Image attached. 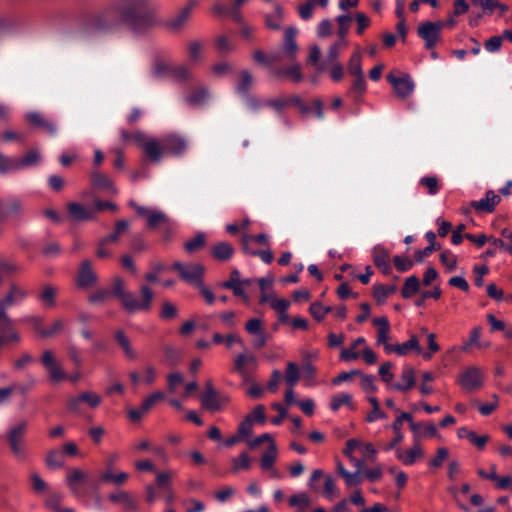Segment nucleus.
I'll return each instance as SVG.
<instances>
[{
	"instance_id": "obj_19",
	"label": "nucleus",
	"mask_w": 512,
	"mask_h": 512,
	"mask_svg": "<svg viewBox=\"0 0 512 512\" xmlns=\"http://www.w3.org/2000/svg\"><path fill=\"white\" fill-rule=\"evenodd\" d=\"M501 198L494 191L489 190L486 192L485 197L478 200L472 201L471 206L479 212L492 213L495 207L499 204Z\"/></svg>"
},
{
	"instance_id": "obj_13",
	"label": "nucleus",
	"mask_w": 512,
	"mask_h": 512,
	"mask_svg": "<svg viewBox=\"0 0 512 512\" xmlns=\"http://www.w3.org/2000/svg\"><path fill=\"white\" fill-rule=\"evenodd\" d=\"M90 183L92 188L97 191H102L110 194H117L118 190L115 187L112 179L106 175L101 173L98 170H93L90 173Z\"/></svg>"
},
{
	"instance_id": "obj_16",
	"label": "nucleus",
	"mask_w": 512,
	"mask_h": 512,
	"mask_svg": "<svg viewBox=\"0 0 512 512\" xmlns=\"http://www.w3.org/2000/svg\"><path fill=\"white\" fill-rule=\"evenodd\" d=\"M230 402V398L225 395L216 394H202L201 404L202 407L212 413L218 412Z\"/></svg>"
},
{
	"instance_id": "obj_24",
	"label": "nucleus",
	"mask_w": 512,
	"mask_h": 512,
	"mask_svg": "<svg viewBox=\"0 0 512 512\" xmlns=\"http://www.w3.org/2000/svg\"><path fill=\"white\" fill-rule=\"evenodd\" d=\"M410 429L413 432L414 442L419 443L423 437H433L437 433L436 427L432 423L419 422L415 423L411 416V421H408Z\"/></svg>"
},
{
	"instance_id": "obj_39",
	"label": "nucleus",
	"mask_w": 512,
	"mask_h": 512,
	"mask_svg": "<svg viewBox=\"0 0 512 512\" xmlns=\"http://www.w3.org/2000/svg\"><path fill=\"white\" fill-rule=\"evenodd\" d=\"M283 17L284 12L282 7L276 5L273 13L265 15V24L271 30H280Z\"/></svg>"
},
{
	"instance_id": "obj_46",
	"label": "nucleus",
	"mask_w": 512,
	"mask_h": 512,
	"mask_svg": "<svg viewBox=\"0 0 512 512\" xmlns=\"http://www.w3.org/2000/svg\"><path fill=\"white\" fill-rule=\"evenodd\" d=\"M208 97V91L206 88H197L193 90L187 97L186 102L190 106H200L202 105Z\"/></svg>"
},
{
	"instance_id": "obj_55",
	"label": "nucleus",
	"mask_w": 512,
	"mask_h": 512,
	"mask_svg": "<svg viewBox=\"0 0 512 512\" xmlns=\"http://www.w3.org/2000/svg\"><path fill=\"white\" fill-rule=\"evenodd\" d=\"M289 505L304 510L310 505V497L305 492L294 494L289 498Z\"/></svg>"
},
{
	"instance_id": "obj_10",
	"label": "nucleus",
	"mask_w": 512,
	"mask_h": 512,
	"mask_svg": "<svg viewBox=\"0 0 512 512\" xmlns=\"http://www.w3.org/2000/svg\"><path fill=\"white\" fill-rule=\"evenodd\" d=\"M102 402L100 395L93 391H84L76 396H71L66 401L67 409L75 414L81 412V404L84 403L90 408L98 407Z\"/></svg>"
},
{
	"instance_id": "obj_42",
	"label": "nucleus",
	"mask_w": 512,
	"mask_h": 512,
	"mask_svg": "<svg viewBox=\"0 0 512 512\" xmlns=\"http://www.w3.org/2000/svg\"><path fill=\"white\" fill-rule=\"evenodd\" d=\"M129 222L127 220H119L115 224V230L108 236L103 237V243H117L121 234L129 229Z\"/></svg>"
},
{
	"instance_id": "obj_61",
	"label": "nucleus",
	"mask_w": 512,
	"mask_h": 512,
	"mask_svg": "<svg viewBox=\"0 0 512 512\" xmlns=\"http://www.w3.org/2000/svg\"><path fill=\"white\" fill-rule=\"evenodd\" d=\"M324 496L329 500H333L339 496V490L334 479L330 475L325 477Z\"/></svg>"
},
{
	"instance_id": "obj_44",
	"label": "nucleus",
	"mask_w": 512,
	"mask_h": 512,
	"mask_svg": "<svg viewBox=\"0 0 512 512\" xmlns=\"http://www.w3.org/2000/svg\"><path fill=\"white\" fill-rule=\"evenodd\" d=\"M115 339L125 352L126 356L129 359L134 360L137 355L130 344L129 338L124 334V332L121 330L117 331L115 333Z\"/></svg>"
},
{
	"instance_id": "obj_43",
	"label": "nucleus",
	"mask_w": 512,
	"mask_h": 512,
	"mask_svg": "<svg viewBox=\"0 0 512 512\" xmlns=\"http://www.w3.org/2000/svg\"><path fill=\"white\" fill-rule=\"evenodd\" d=\"M420 287V282L418 277L416 276H410L405 280V283L403 285V288L401 290V294L403 298H411L413 295H415Z\"/></svg>"
},
{
	"instance_id": "obj_20",
	"label": "nucleus",
	"mask_w": 512,
	"mask_h": 512,
	"mask_svg": "<svg viewBox=\"0 0 512 512\" xmlns=\"http://www.w3.org/2000/svg\"><path fill=\"white\" fill-rule=\"evenodd\" d=\"M142 150L150 161L158 163L165 154L163 139L160 141L156 138H149L148 141L144 143Z\"/></svg>"
},
{
	"instance_id": "obj_28",
	"label": "nucleus",
	"mask_w": 512,
	"mask_h": 512,
	"mask_svg": "<svg viewBox=\"0 0 512 512\" xmlns=\"http://www.w3.org/2000/svg\"><path fill=\"white\" fill-rule=\"evenodd\" d=\"M87 474L80 469H70L66 477V484L71 493L78 497L80 495V485L86 480Z\"/></svg>"
},
{
	"instance_id": "obj_31",
	"label": "nucleus",
	"mask_w": 512,
	"mask_h": 512,
	"mask_svg": "<svg viewBox=\"0 0 512 512\" xmlns=\"http://www.w3.org/2000/svg\"><path fill=\"white\" fill-rule=\"evenodd\" d=\"M459 438H465L470 443L475 445L478 449H483L489 441L488 435H477L474 431L469 430L466 427H460L457 431Z\"/></svg>"
},
{
	"instance_id": "obj_14",
	"label": "nucleus",
	"mask_w": 512,
	"mask_h": 512,
	"mask_svg": "<svg viewBox=\"0 0 512 512\" xmlns=\"http://www.w3.org/2000/svg\"><path fill=\"white\" fill-rule=\"evenodd\" d=\"M110 502L120 504L126 511H137L138 502L136 498L128 491L116 490L108 495Z\"/></svg>"
},
{
	"instance_id": "obj_54",
	"label": "nucleus",
	"mask_w": 512,
	"mask_h": 512,
	"mask_svg": "<svg viewBox=\"0 0 512 512\" xmlns=\"http://www.w3.org/2000/svg\"><path fill=\"white\" fill-rule=\"evenodd\" d=\"M46 464L52 469L62 467L64 464L63 453L59 450H50L46 456Z\"/></svg>"
},
{
	"instance_id": "obj_4",
	"label": "nucleus",
	"mask_w": 512,
	"mask_h": 512,
	"mask_svg": "<svg viewBox=\"0 0 512 512\" xmlns=\"http://www.w3.org/2000/svg\"><path fill=\"white\" fill-rule=\"evenodd\" d=\"M171 269L177 271L183 281L194 287L200 285L203 281L205 269L200 263L190 262L183 264L181 262H174Z\"/></svg>"
},
{
	"instance_id": "obj_63",
	"label": "nucleus",
	"mask_w": 512,
	"mask_h": 512,
	"mask_svg": "<svg viewBox=\"0 0 512 512\" xmlns=\"http://www.w3.org/2000/svg\"><path fill=\"white\" fill-rule=\"evenodd\" d=\"M352 397L348 393H340L332 397L330 407L333 411H337L343 405H350Z\"/></svg>"
},
{
	"instance_id": "obj_22",
	"label": "nucleus",
	"mask_w": 512,
	"mask_h": 512,
	"mask_svg": "<svg viewBox=\"0 0 512 512\" xmlns=\"http://www.w3.org/2000/svg\"><path fill=\"white\" fill-rule=\"evenodd\" d=\"M164 151L171 155H181L187 147V143L184 138L178 135H167L163 138Z\"/></svg>"
},
{
	"instance_id": "obj_64",
	"label": "nucleus",
	"mask_w": 512,
	"mask_h": 512,
	"mask_svg": "<svg viewBox=\"0 0 512 512\" xmlns=\"http://www.w3.org/2000/svg\"><path fill=\"white\" fill-rule=\"evenodd\" d=\"M104 26L101 22V19L99 17H96L89 22L85 23L84 26L81 28L80 33L82 37H87L89 34H91L94 31L102 29Z\"/></svg>"
},
{
	"instance_id": "obj_60",
	"label": "nucleus",
	"mask_w": 512,
	"mask_h": 512,
	"mask_svg": "<svg viewBox=\"0 0 512 512\" xmlns=\"http://www.w3.org/2000/svg\"><path fill=\"white\" fill-rule=\"evenodd\" d=\"M177 315H178V309L173 303H171L169 301L163 302L161 311H160V315H159L161 319L172 320V319L176 318Z\"/></svg>"
},
{
	"instance_id": "obj_11",
	"label": "nucleus",
	"mask_w": 512,
	"mask_h": 512,
	"mask_svg": "<svg viewBox=\"0 0 512 512\" xmlns=\"http://www.w3.org/2000/svg\"><path fill=\"white\" fill-rule=\"evenodd\" d=\"M446 24L444 22H424L418 27V35L425 42L427 49H432L436 46L440 39V32Z\"/></svg>"
},
{
	"instance_id": "obj_58",
	"label": "nucleus",
	"mask_w": 512,
	"mask_h": 512,
	"mask_svg": "<svg viewBox=\"0 0 512 512\" xmlns=\"http://www.w3.org/2000/svg\"><path fill=\"white\" fill-rule=\"evenodd\" d=\"M231 462L233 472L250 468V458L247 452H242L238 457L233 458Z\"/></svg>"
},
{
	"instance_id": "obj_2",
	"label": "nucleus",
	"mask_w": 512,
	"mask_h": 512,
	"mask_svg": "<svg viewBox=\"0 0 512 512\" xmlns=\"http://www.w3.org/2000/svg\"><path fill=\"white\" fill-rule=\"evenodd\" d=\"M128 205L135 210L138 216L146 219V224L150 229L165 228L172 231L176 227L175 223L162 210L141 206L134 200H130Z\"/></svg>"
},
{
	"instance_id": "obj_30",
	"label": "nucleus",
	"mask_w": 512,
	"mask_h": 512,
	"mask_svg": "<svg viewBox=\"0 0 512 512\" xmlns=\"http://www.w3.org/2000/svg\"><path fill=\"white\" fill-rule=\"evenodd\" d=\"M251 240H252V236L251 235H244L243 236V238H242V249H243V252L245 254H247V255H250V256H259L264 263L270 264L272 262V260H273L272 252L269 249H267V250H260V251L251 249V247H250Z\"/></svg>"
},
{
	"instance_id": "obj_52",
	"label": "nucleus",
	"mask_w": 512,
	"mask_h": 512,
	"mask_svg": "<svg viewBox=\"0 0 512 512\" xmlns=\"http://www.w3.org/2000/svg\"><path fill=\"white\" fill-rule=\"evenodd\" d=\"M396 290L397 287L395 285L376 284L374 285V297L377 301L384 302V300L391 294L395 293Z\"/></svg>"
},
{
	"instance_id": "obj_9",
	"label": "nucleus",
	"mask_w": 512,
	"mask_h": 512,
	"mask_svg": "<svg viewBox=\"0 0 512 512\" xmlns=\"http://www.w3.org/2000/svg\"><path fill=\"white\" fill-rule=\"evenodd\" d=\"M41 362L53 384H58L68 378L52 350H45L42 353Z\"/></svg>"
},
{
	"instance_id": "obj_59",
	"label": "nucleus",
	"mask_w": 512,
	"mask_h": 512,
	"mask_svg": "<svg viewBox=\"0 0 512 512\" xmlns=\"http://www.w3.org/2000/svg\"><path fill=\"white\" fill-rule=\"evenodd\" d=\"M22 205L20 201L13 200L10 202V204L7 206V208H4V205L2 201L0 200V221H3L6 216L17 214L21 211Z\"/></svg>"
},
{
	"instance_id": "obj_45",
	"label": "nucleus",
	"mask_w": 512,
	"mask_h": 512,
	"mask_svg": "<svg viewBox=\"0 0 512 512\" xmlns=\"http://www.w3.org/2000/svg\"><path fill=\"white\" fill-rule=\"evenodd\" d=\"M300 379L299 368L296 363L288 362L286 366L285 382L288 387L294 388Z\"/></svg>"
},
{
	"instance_id": "obj_1",
	"label": "nucleus",
	"mask_w": 512,
	"mask_h": 512,
	"mask_svg": "<svg viewBox=\"0 0 512 512\" xmlns=\"http://www.w3.org/2000/svg\"><path fill=\"white\" fill-rule=\"evenodd\" d=\"M116 9L123 20L136 32L160 24L157 6L150 0H118Z\"/></svg>"
},
{
	"instance_id": "obj_47",
	"label": "nucleus",
	"mask_w": 512,
	"mask_h": 512,
	"mask_svg": "<svg viewBox=\"0 0 512 512\" xmlns=\"http://www.w3.org/2000/svg\"><path fill=\"white\" fill-rule=\"evenodd\" d=\"M152 407L153 406L150 404V402L147 399H145L139 408L127 409L128 417L133 422L139 421L143 417V415H145L152 409Z\"/></svg>"
},
{
	"instance_id": "obj_7",
	"label": "nucleus",
	"mask_w": 512,
	"mask_h": 512,
	"mask_svg": "<svg viewBox=\"0 0 512 512\" xmlns=\"http://www.w3.org/2000/svg\"><path fill=\"white\" fill-rule=\"evenodd\" d=\"M26 430L27 422L21 421L15 426H13L7 434V439L10 448L15 457L19 460H24L26 458V449L22 444V440L26 433Z\"/></svg>"
},
{
	"instance_id": "obj_6",
	"label": "nucleus",
	"mask_w": 512,
	"mask_h": 512,
	"mask_svg": "<svg viewBox=\"0 0 512 512\" xmlns=\"http://www.w3.org/2000/svg\"><path fill=\"white\" fill-rule=\"evenodd\" d=\"M197 4V0H189L185 6L181 7L166 21L165 27L173 33H179L183 31L190 21L192 12Z\"/></svg>"
},
{
	"instance_id": "obj_8",
	"label": "nucleus",
	"mask_w": 512,
	"mask_h": 512,
	"mask_svg": "<svg viewBox=\"0 0 512 512\" xmlns=\"http://www.w3.org/2000/svg\"><path fill=\"white\" fill-rule=\"evenodd\" d=\"M457 381L464 391L473 392L483 386L484 373L481 368L471 366L459 375Z\"/></svg>"
},
{
	"instance_id": "obj_15",
	"label": "nucleus",
	"mask_w": 512,
	"mask_h": 512,
	"mask_svg": "<svg viewBox=\"0 0 512 512\" xmlns=\"http://www.w3.org/2000/svg\"><path fill=\"white\" fill-rule=\"evenodd\" d=\"M414 351L417 354L422 353V348L420 346L419 340L417 336L412 335L407 341L401 344L387 345L386 353L390 354L395 352L400 356L407 355L409 352Z\"/></svg>"
},
{
	"instance_id": "obj_25",
	"label": "nucleus",
	"mask_w": 512,
	"mask_h": 512,
	"mask_svg": "<svg viewBox=\"0 0 512 512\" xmlns=\"http://www.w3.org/2000/svg\"><path fill=\"white\" fill-rule=\"evenodd\" d=\"M401 420L411 421V414L410 413H400L399 416L395 419V421L392 423L391 427L393 431L395 432V437L384 446V450L390 451L395 450L398 444H400L403 441V433L401 432Z\"/></svg>"
},
{
	"instance_id": "obj_56",
	"label": "nucleus",
	"mask_w": 512,
	"mask_h": 512,
	"mask_svg": "<svg viewBox=\"0 0 512 512\" xmlns=\"http://www.w3.org/2000/svg\"><path fill=\"white\" fill-rule=\"evenodd\" d=\"M112 294L121 302L129 293L125 288V282L120 277H115L112 281Z\"/></svg>"
},
{
	"instance_id": "obj_32",
	"label": "nucleus",
	"mask_w": 512,
	"mask_h": 512,
	"mask_svg": "<svg viewBox=\"0 0 512 512\" xmlns=\"http://www.w3.org/2000/svg\"><path fill=\"white\" fill-rule=\"evenodd\" d=\"M401 383L391 385V388L406 392L415 385V370L412 367H405L401 373Z\"/></svg>"
},
{
	"instance_id": "obj_17",
	"label": "nucleus",
	"mask_w": 512,
	"mask_h": 512,
	"mask_svg": "<svg viewBox=\"0 0 512 512\" xmlns=\"http://www.w3.org/2000/svg\"><path fill=\"white\" fill-rule=\"evenodd\" d=\"M424 452L419 443L414 442V445L407 449H396V458L404 465H413L417 460L422 459Z\"/></svg>"
},
{
	"instance_id": "obj_48",
	"label": "nucleus",
	"mask_w": 512,
	"mask_h": 512,
	"mask_svg": "<svg viewBox=\"0 0 512 512\" xmlns=\"http://www.w3.org/2000/svg\"><path fill=\"white\" fill-rule=\"evenodd\" d=\"M419 185L425 188L429 195H436L441 187L436 176L422 177L419 180Z\"/></svg>"
},
{
	"instance_id": "obj_12",
	"label": "nucleus",
	"mask_w": 512,
	"mask_h": 512,
	"mask_svg": "<svg viewBox=\"0 0 512 512\" xmlns=\"http://www.w3.org/2000/svg\"><path fill=\"white\" fill-rule=\"evenodd\" d=\"M388 82L393 86L397 97L404 99L410 96L414 90V83L408 76L396 77L392 74L387 75Z\"/></svg>"
},
{
	"instance_id": "obj_29",
	"label": "nucleus",
	"mask_w": 512,
	"mask_h": 512,
	"mask_svg": "<svg viewBox=\"0 0 512 512\" xmlns=\"http://www.w3.org/2000/svg\"><path fill=\"white\" fill-rule=\"evenodd\" d=\"M373 325L377 327V344L383 345L386 351V346L390 339V324L386 317H378L373 319Z\"/></svg>"
},
{
	"instance_id": "obj_53",
	"label": "nucleus",
	"mask_w": 512,
	"mask_h": 512,
	"mask_svg": "<svg viewBox=\"0 0 512 512\" xmlns=\"http://www.w3.org/2000/svg\"><path fill=\"white\" fill-rule=\"evenodd\" d=\"M19 171L17 158H10L0 153V173Z\"/></svg>"
},
{
	"instance_id": "obj_57",
	"label": "nucleus",
	"mask_w": 512,
	"mask_h": 512,
	"mask_svg": "<svg viewBox=\"0 0 512 512\" xmlns=\"http://www.w3.org/2000/svg\"><path fill=\"white\" fill-rule=\"evenodd\" d=\"M215 46L220 54H228L234 50V44L225 35H219L215 39Z\"/></svg>"
},
{
	"instance_id": "obj_5",
	"label": "nucleus",
	"mask_w": 512,
	"mask_h": 512,
	"mask_svg": "<svg viewBox=\"0 0 512 512\" xmlns=\"http://www.w3.org/2000/svg\"><path fill=\"white\" fill-rule=\"evenodd\" d=\"M257 367V357L247 350L236 355L233 361V371L238 373L244 382H250L251 374Z\"/></svg>"
},
{
	"instance_id": "obj_3",
	"label": "nucleus",
	"mask_w": 512,
	"mask_h": 512,
	"mask_svg": "<svg viewBox=\"0 0 512 512\" xmlns=\"http://www.w3.org/2000/svg\"><path fill=\"white\" fill-rule=\"evenodd\" d=\"M141 298H137L133 293L129 292L121 301L123 309L129 313L148 312L151 309L154 294L148 285L140 287Z\"/></svg>"
},
{
	"instance_id": "obj_49",
	"label": "nucleus",
	"mask_w": 512,
	"mask_h": 512,
	"mask_svg": "<svg viewBox=\"0 0 512 512\" xmlns=\"http://www.w3.org/2000/svg\"><path fill=\"white\" fill-rule=\"evenodd\" d=\"M340 55V43H334L330 46L326 59L324 63L320 64L318 66V71L322 72L324 71L328 64H334L335 62H338V57Z\"/></svg>"
},
{
	"instance_id": "obj_23",
	"label": "nucleus",
	"mask_w": 512,
	"mask_h": 512,
	"mask_svg": "<svg viewBox=\"0 0 512 512\" xmlns=\"http://www.w3.org/2000/svg\"><path fill=\"white\" fill-rule=\"evenodd\" d=\"M67 212L69 217L77 222L94 219V214L91 207L87 208L84 205L77 202L68 203Z\"/></svg>"
},
{
	"instance_id": "obj_41",
	"label": "nucleus",
	"mask_w": 512,
	"mask_h": 512,
	"mask_svg": "<svg viewBox=\"0 0 512 512\" xmlns=\"http://www.w3.org/2000/svg\"><path fill=\"white\" fill-rule=\"evenodd\" d=\"M18 169L23 170L36 166L40 161V154L37 150H31L23 157L17 158Z\"/></svg>"
},
{
	"instance_id": "obj_18",
	"label": "nucleus",
	"mask_w": 512,
	"mask_h": 512,
	"mask_svg": "<svg viewBox=\"0 0 512 512\" xmlns=\"http://www.w3.org/2000/svg\"><path fill=\"white\" fill-rule=\"evenodd\" d=\"M97 281V276L92 269L90 260H83L80 264L77 285L81 288H87L94 285Z\"/></svg>"
},
{
	"instance_id": "obj_26",
	"label": "nucleus",
	"mask_w": 512,
	"mask_h": 512,
	"mask_svg": "<svg viewBox=\"0 0 512 512\" xmlns=\"http://www.w3.org/2000/svg\"><path fill=\"white\" fill-rule=\"evenodd\" d=\"M297 29L294 27H288L284 32V54L289 60H294L297 56L298 45L295 41Z\"/></svg>"
},
{
	"instance_id": "obj_50",
	"label": "nucleus",
	"mask_w": 512,
	"mask_h": 512,
	"mask_svg": "<svg viewBox=\"0 0 512 512\" xmlns=\"http://www.w3.org/2000/svg\"><path fill=\"white\" fill-rule=\"evenodd\" d=\"M252 84L253 77L251 73L247 70H244L239 74L236 90L240 94H247Z\"/></svg>"
},
{
	"instance_id": "obj_27",
	"label": "nucleus",
	"mask_w": 512,
	"mask_h": 512,
	"mask_svg": "<svg viewBox=\"0 0 512 512\" xmlns=\"http://www.w3.org/2000/svg\"><path fill=\"white\" fill-rule=\"evenodd\" d=\"M58 293L59 288L57 286L52 284H44L37 298L45 308L51 309L56 306V298Z\"/></svg>"
},
{
	"instance_id": "obj_51",
	"label": "nucleus",
	"mask_w": 512,
	"mask_h": 512,
	"mask_svg": "<svg viewBox=\"0 0 512 512\" xmlns=\"http://www.w3.org/2000/svg\"><path fill=\"white\" fill-rule=\"evenodd\" d=\"M361 61H362L361 52L359 50L355 51L351 55L349 63H348V71L351 75L360 76V74H363Z\"/></svg>"
},
{
	"instance_id": "obj_34",
	"label": "nucleus",
	"mask_w": 512,
	"mask_h": 512,
	"mask_svg": "<svg viewBox=\"0 0 512 512\" xmlns=\"http://www.w3.org/2000/svg\"><path fill=\"white\" fill-rule=\"evenodd\" d=\"M478 475L484 479L496 481V486L499 489H507L512 483V476L499 477L496 473V465L491 466L490 474H486L483 469L478 470Z\"/></svg>"
},
{
	"instance_id": "obj_62",
	"label": "nucleus",
	"mask_w": 512,
	"mask_h": 512,
	"mask_svg": "<svg viewBox=\"0 0 512 512\" xmlns=\"http://www.w3.org/2000/svg\"><path fill=\"white\" fill-rule=\"evenodd\" d=\"M440 262L446 267L448 272H452L457 267V258L449 250H445L440 254Z\"/></svg>"
},
{
	"instance_id": "obj_33",
	"label": "nucleus",
	"mask_w": 512,
	"mask_h": 512,
	"mask_svg": "<svg viewBox=\"0 0 512 512\" xmlns=\"http://www.w3.org/2000/svg\"><path fill=\"white\" fill-rule=\"evenodd\" d=\"M272 75L276 78L287 77L294 83H299L303 80L300 64H294L286 69H275Z\"/></svg>"
},
{
	"instance_id": "obj_35",
	"label": "nucleus",
	"mask_w": 512,
	"mask_h": 512,
	"mask_svg": "<svg viewBox=\"0 0 512 512\" xmlns=\"http://www.w3.org/2000/svg\"><path fill=\"white\" fill-rule=\"evenodd\" d=\"M373 261L374 264L384 273L390 274L392 268L388 261V253L380 246H376L373 249Z\"/></svg>"
},
{
	"instance_id": "obj_37",
	"label": "nucleus",
	"mask_w": 512,
	"mask_h": 512,
	"mask_svg": "<svg viewBox=\"0 0 512 512\" xmlns=\"http://www.w3.org/2000/svg\"><path fill=\"white\" fill-rule=\"evenodd\" d=\"M212 256L219 261H226L233 256L234 249L228 242H219L211 250Z\"/></svg>"
},
{
	"instance_id": "obj_21",
	"label": "nucleus",
	"mask_w": 512,
	"mask_h": 512,
	"mask_svg": "<svg viewBox=\"0 0 512 512\" xmlns=\"http://www.w3.org/2000/svg\"><path fill=\"white\" fill-rule=\"evenodd\" d=\"M26 120L33 126L41 128L46 134L50 136H54L57 133L56 125L38 112L27 113Z\"/></svg>"
},
{
	"instance_id": "obj_40",
	"label": "nucleus",
	"mask_w": 512,
	"mask_h": 512,
	"mask_svg": "<svg viewBox=\"0 0 512 512\" xmlns=\"http://www.w3.org/2000/svg\"><path fill=\"white\" fill-rule=\"evenodd\" d=\"M204 43L201 40H193L187 44V54L191 62L197 63L202 59Z\"/></svg>"
},
{
	"instance_id": "obj_36",
	"label": "nucleus",
	"mask_w": 512,
	"mask_h": 512,
	"mask_svg": "<svg viewBox=\"0 0 512 512\" xmlns=\"http://www.w3.org/2000/svg\"><path fill=\"white\" fill-rule=\"evenodd\" d=\"M129 479V474L124 471L114 473L113 470H105L100 474V481L111 483L115 486L124 485Z\"/></svg>"
},
{
	"instance_id": "obj_38",
	"label": "nucleus",
	"mask_w": 512,
	"mask_h": 512,
	"mask_svg": "<svg viewBox=\"0 0 512 512\" xmlns=\"http://www.w3.org/2000/svg\"><path fill=\"white\" fill-rule=\"evenodd\" d=\"M278 456V450L277 446L274 441H271V444L267 448V450L264 452V454L261 457L260 466L263 470H272V467H274V463Z\"/></svg>"
}]
</instances>
